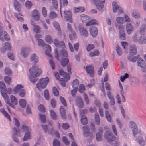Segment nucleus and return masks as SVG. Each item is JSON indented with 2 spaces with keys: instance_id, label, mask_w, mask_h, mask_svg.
Instances as JSON below:
<instances>
[{
  "instance_id": "8fccbe9b",
  "label": "nucleus",
  "mask_w": 146,
  "mask_h": 146,
  "mask_svg": "<svg viewBox=\"0 0 146 146\" xmlns=\"http://www.w3.org/2000/svg\"><path fill=\"white\" fill-rule=\"evenodd\" d=\"M57 15L56 13L53 11H51L50 13L49 17L51 19H54L56 17Z\"/></svg>"
},
{
  "instance_id": "a878e982",
  "label": "nucleus",
  "mask_w": 146,
  "mask_h": 146,
  "mask_svg": "<svg viewBox=\"0 0 146 146\" xmlns=\"http://www.w3.org/2000/svg\"><path fill=\"white\" fill-rule=\"evenodd\" d=\"M102 129L101 128L99 129V132L96 135V139L97 141H100L102 140Z\"/></svg>"
},
{
  "instance_id": "dca6fc26",
  "label": "nucleus",
  "mask_w": 146,
  "mask_h": 146,
  "mask_svg": "<svg viewBox=\"0 0 146 146\" xmlns=\"http://www.w3.org/2000/svg\"><path fill=\"white\" fill-rule=\"evenodd\" d=\"M64 13V17L67 20H68L70 22H72V14L71 12L69 11H65Z\"/></svg>"
},
{
  "instance_id": "1a4fd4ad",
  "label": "nucleus",
  "mask_w": 146,
  "mask_h": 146,
  "mask_svg": "<svg viewBox=\"0 0 146 146\" xmlns=\"http://www.w3.org/2000/svg\"><path fill=\"white\" fill-rule=\"evenodd\" d=\"M130 126L132 129L133 134L134 136H135L136 135L141 133V130L137 129V125L133 121H131L130 122Z\"/></svg>"
},
{
  "instance_id": "20e7f679",
  "label": "nucleus",
  "mask_w": 146,
  "mask_h": 146,
  "mask_svg": "<svg viewBox=\"0 0 146 146\" xmlns=\"http://www.w3.org/2000/svg\"><path fill=\"white\" fill-rule=\"evenodd\" d=\"M21 129L25 133L23 140L26 141L30 139L31 137V129L30 128L27 126L23 125L22 126Z\"/></svg>"
},
{
  "instance_id": "c03bdc74",
  "label": "nucleus",
  "mask_w": 146,
  "mask_h": 146,
  "mask_svg": "<svg viewBox=\"0 0 146 146\" xmlns=\"http://www.w3.org/2000/svg\"><path fill=\"white\" fill-rule=\"evenodd\" d=\"M81 121L83 125H86L87 123V119L84 115H82V116Z\"/></svg>"
},
{
  "instance_id": "9d476101",
  "label": "nucleus",
  "mask_w": 146,
  "mask_h": 146,
  "mask_svg": "<svg viewBox=\"0 0 146 146\" xmlns=\"http://www.w3.org/2000/svg\"><path fill=\"white\" fill-rule=\"evenodd\" d=\"M83 135L86 137H90V139H92L93 138L92 133L90 132L89 127L87 126H84L83 127Z\"/></svg>"
},
{
  "instance_id": "09e8293b",
  "label": "nucleus",
  "mask_w": 146,
  "mask_h": 146,
  "mask_svg": "<svg viewBox=\"0 0 146 146\" xmlns=\"http://www.w3.org/2000/svg\"><path fill=\"white\" fill-rule=\"evenodd\" d=\"M50 133L52 135H56L57 137H59V134L58 132L54 130L53 127L50 130Z\"/></svg>"
},
{
  "instance_id": "680f3d73",
  "label": "nucleus",
  "mask_w": 146,
  "mask_h": 146,
  "mask_svg": "<svg viewBox=\"0 0 146 146\" xmlns=\"http://www.w3.org/2000/svg\"><path fill=\"white\" fill-rule=\"evenodd\" d=\"M85 86L83 84H81L80 85L79 87V91L81 93H82L85 90Z\"/></svg>"
},
{
  "instance_id": "aec40b11",
  "label": "nucleus",
  "mask_w": 146,
  "mask_h": 146,
  "mask_svg": "<svg viewBox=\"0 0 146 146\" xmlns=\"http://www.w3.org/2000/svg\"><path fill=\"white\" fill-rule=\"evenodd\" d=\"M126 29L127 32L129 35L131 34L133 31V28L130 23H126Z\"/></svg>"
},
{
  "instance_id": "338daca9",
  "label": "nucleus",
  "mask_w": 146,
  "mask_h": 146,
  "mask_svg": "<svg viewBox=\"0 0 146 146\" xmlns=\"http://www.w3.org/2000/svg\"><path fill=\"white\" fill-rule=\"evenodd\" d=\"M4 79L5 82L8 84H9L11 82V78L9 77L5 76L4 77Z\"/></svg>"
},
{
  "instance_id": "bf43d9fd",
  "label": "nucleus",
  "mask_w": 146,
  "mask_h": 146,
  "mask_svg": "<svg viewBox=\"0 0 146 146\" xmlns=\"http://www.w3.org/2000/svg\"><path fill=\"white\" fill-rule=\"evenodd\" d=\"M52 3L53 6L56 9H58V4L57 0H52Z\"/></svg>"
},
{
  "instance_id": "c756f323",
  "label": "nucleus",
  "mask_w": 146,
  "mask_h": 146,
  "mask_svg": "<svg viewBox=\"0 0 146 146\" xmlns=\"http://www.w3.org/2000/svg\"><path fill=\"white\" fill-rule=\"evenodd\" d=\"M14 5L15 9L18 11L19 12L21 11V5L16 0H14Z\"/></svg>"
},
{
  "instance_id": "7c9ffc66",
  "label": "nucleus",
  "mask_w": 146,
  "mask_h": 146,
  "mask_svg": "<svg viewBox=\"0 0 146 146\" xmlns=\"http://www.w3.org/2000/svg\"><path fill=\"white\" fill-rule=\"evenodd\" d=\"M60 113L61 116L65 119L66 118V115L65 110L62 106H60Z\"/></svg>"
},
{
  "instance_id": "f3484780",
  "label": "nucleus",
  "mask_w": 146,
  "mask_h": 146,
  "mask_svg": "<svg viewBox=\"0 0 146 146\" xmlns=\"http://www.w3.org/2000/svg\"><path fill=\"white\" fill-rule=\"evenodd\" d=\"M90 32L92 36L93 37H95L98 34L97 29L96 27L92 26L90 28Z\"/></svg>"
},
{
  "instance_id": "b1692460",
  "label": "nucleus",
  "mask_w": 146,
  "mask_h": 146,
  "mask_svg": "<svg viewBox=\"0 0 146 146\" xmlns=\"http://www.w3.org/2000/svg\"><path fill=\"white\" fill-rule=\"evenodd\" d=\"M21 50V55L24 57H26L29 51V49L27 48H23Z\"/></svg>"
},
{
  "instance_id": "39448f33",
  "label": "nucleus",
  "mask_w": 146,
  "mask_h": 146,
  "mask_svg": "<svg viewBox=\"0 0 146 146\" xmlns=\"http://www.w3.org/2000/svg\"><path fill=\"white\" fill-rule=\"evenodd\" d=\"M60 75L64 78L63 81L60 80V84L61 86L63 87L65 86V82H67L70 79V76L66 72H64V71L62 69H60L59 71Z\"/></svg>"
},
{
  "instance_id": "bb28decb",
  "label": "nucleus",
  "mask_w": 146,
  "mask_h": 146,
  "mask_svg": "<svg viewBox=\"0 0 146 146\" xmlns=\"http://www.w3.org/2000/svg\"><path fill=\"white\" fill-rule=\"evenodd\" d=\"M137 52V48L135 46H131L130 48V54L135 55L136 54Z\"/></svg>"
},
{
  "instance_id": "473e14b6",
  "label": "nucleus",
  "mask_w": 146,
  "mask_h": 146,
  "mask_svg": "<svg viewBox=\"0 0 146 146\" xmlns=\"http://www.w3.org/2000/svg\"><path fill=\"white\" fill-rule=\"evenodd\" d=\"M69 60L68 58H62L60 61V63L61 65L63 67L65 66L67 64L69 63Z\"/></svg>"
},
{
  "instance_id": "4d7b16f0",
  "label": "nucleus",
  "mask_w": 146,
  "mask_h": 146,
  "mask_svg": "<svg viewBox=\"0 0 146 146\" xmlns=\"http://www.w3.org/2000/svg\"><path fill=\"white\" fill-rule=\"evenodd\" d=\"M54 27L57 30L60 31V28L58 23L56 22H54L53 23Z\"/></svg>"
},
{
  "instance_id": "a19ab883",
  "label": "nucleus",
  "mask_w": 146,
  "mask_h": 146,
  "mask_svg": "<svg viewBox=\"0 0 146 146\" xmlns=\"http://www.w3.org/2000/svg\"><path fill=\"white\" fill-rule=\"evenodd\" d=\"M0 111L4 114L5 117L7 118L9 121H11V118L9 115L5 110L4 109H1Z\"/></svg>"
},
{
  "instance_id": "5701e85b",
  "label": "nucleus",
  "mask_w": 146,
  "mask_h": 146,
  "mask_svg": "<svg viewBox=\"0 0 146 146\" xmlns=\"http://www.w3.org/2000/svg\"><path fill=\"white\" fill-rule=\"evenodd\" d=\"M20 131L19 130H17V129L15 128H14L13 129V133L15 132V135L13 134L12 136V137L14 141L16 142H19V140L15 136V135L19 136L20 135Z\"/></svg>"
},
{
  "instance_id": "79ce46f5",
  "label": "nucleus",
  "mask_w": 146,
  "mask_h": 146,
  "mask_svg": "<svg viewBox=\"0 0 146 146\" xmlns=\"http://www.w3.org/2000/svg\"><path fill=\"white\" fill-rule=\"evenodd\" d=\"M39 119L41 122L42 123H45L46 122V119L45 115L40 114L39 115Z\"/></svg>"
},
{
  "instance_id": "6ab92c4d",
  "label": "nucleus",
  "mask_w": 146,
  "mask_h": 146,
  "mask_svg": "<svg viewBox=\"0 0 146 146\" xmlns=\"http://www.w3.org/2000/svg\"><path fill=\"white\" fill-rule=\"evenodd\" d=\"M54 42V45L58 47L64 48L65 47L64 42L63 41L58 42L57 39H55Z\"/></svg>"
},
{
  "instance_id": "37998d69",
  "label": "nucleus",
  "mask_w": 146,
  "mask_h": 146,
  "mask_svg": "<svg viewBox=\"0 0 146 146\" xmlns=\"http://www.w3.org/2000/svg\"><path fill=\"white\" fill-rule=\"evenodd\" d=\"M4 48L7 51H10L11 49V46L10 44L8 42L5 43Z\"/></svg>"
},
{
  "instance_id": "774afa93",
  "label": "nucleus",
  "mask_w": 146,
  "mask_h": 146,
  "mask_svg": "<svg viewBox=\"0 0 146 146\" xmlns=\"http://www.w3.org/2000/svg\"><path fill=\"white\" fill-rule=\"evenodd\" d=\"M38 110L39 111L42 113L45 112V110L44 107L42 104H40L38 106Z\"/></svg>"
},
{
  "instance_id": "4be33fe9",
  "label": "nucleus",
  "mask_w": 146,
  "mask_h": 146,
  "mask_svg": "<svg viewBox=\"0 0 146 146\" xmlns=\"http://www.w3.org/2000/svg\"><path fill=\"white\" fill-rule=\"evenodd\" d=\"M137 64L139 66L142 68H144L145 67L146 64L145 62L141 58H138Z\"/></svg>"
},
{
  "instance_id": "e433bc0d",
  "label": "nucleus",
  "mask_w": 146,
  "mask_h": 146,
  "mask_svg": "<svg viewBox=\"0 0 146 146\" xmlns=\"http://www.w3.org/2000/svg\"><path fill=\"white\" fill-rule=\"evenodd\" d=\"M105 114L106 117L108 121L111 122L112 121L111 117L108 111L106 110L105 111Z\"/></svg>"
},
{
  "instance_id": "603ef678",
  "label": "nucleus",
  "mask_w": 146,
  "mask_h": 146,
  "mask_svg": "<svg viewBox=\"0 0 146 146\" xmlns=\"http://www.w3.org/2000/svg\"><path fill=\"white\" fill-rule=\"evenodd\" d=\"M5 73L8 76H11L12 74V71L8 67H6L4 70Z\"/></svg>"
},
{
  "instance_id": "4c0bfd02",
  "label": "nucleus",
  "mask_w": 146,
  "mask_h": 146,
  "mask_svg": "<svg viewBox=\"0 0 146 146\" xmlns=\"http://www.w3.org/2000/svg\"><path fill=\"white\" fill-rule=\"evenodd\" d=\"M79 81L77 79L74 80L72 83V85L73 88H77L79 84Z\"/></svg>"
},
{
  "instance_id": "7ed1b4c3",
  "label": "nucleus",
  "mask_w": 146,
  "mask_h": 146,
  "mask_svg": "<svg viewBox=\"0 0 146 146\" xmlns=\"http://www.w3.org/2000/svg\"><path fill=\"white\" fill-rule=\"evenodd\" d=\"M104 129L105 130H107V131H106L104 135V138L107 141L110 143L111 142L115 140L116 137L109 131L110 129L107 127H104Z\"/></svg>"
},
{
  "instance_id": "ddd939ff",
  "label": "nucleus",
  "mask_w": 146,
  "mask_h": 146,
  "mask_svg": "<svg viewBox=\"0 0 146 146\" xmlns=\"http://www.w3.org/2000/svg\"><path fill=\"white\" fill-rule=\"evenodd\" d=\"M112 6L113 12L115 13L118 11V12L119 13H123V11L122 8L116 4V2L115 1L113 2Z\"/></svg>"
},
{
  "instance_id": "a18cd8bd",
  "label": "nucleus",
  "mask_w": 146,
  "mask_h": 146,
  "mask_svg": "<svg viewBox=\"0 0 146 146\" xmlns=\"http://www.w3.org/2000/svg\"><path fill=\"white\" fill-rule=\"evenodd\" d=\"M95 120L97 125H98L100 124V121L99 116V114L97 113H96L95 115Z\"/></svg>"
},
{
  "instance_id": "423d86ee",
  "label": "nucleus",
  "mask_w": 146,
  "mask_h": 146,
  "mask_svg": "<svg viewBox=\"0 0 146 146\" xmlns=\"http://www.w3.org/2000/svg\"><path fill=\"white\" fill-rule=\"evenodd\" d=\"M23 86L20 84L17 85L13 89V91L15 94L19 93V95L21 97H24L25 94V90L22 89Z\"/></svg>"
},
{
  "instance_id": "72a5a7b5",
  "label": "nucleus",
  "mask_w": 146,
  "mask_h": 146,
  "mask_svg": "<svg viewBox=\"0 0 146 146\" xmlns=\"http://www.w3.org/2000/svg\"><path fill=\"white\" fill-rule=\"evenodd\" d=\"M139 32L141 35L145 34L146 30V25L144 24L141 25L140 28Z\"/></svg>"
},
{
  "instance_id": "13d9d810",
  "label": "nucleus",
  "mask_w": 146,
  "mask_h": 146,
  "mask_svg": "<svg viewBox=\"0 0 146 146\" xmlns=\"http://www.w3.org/2000/svg\"><path fill=\"white\" fill-rule=\"evenodd\" d=\"M53 94L56 96H58L59 95V91L56 87H54L52 89Z\"/></svg>"
},
{
  "instance_id": "4468645a",
  "label": "nucleus",
  "mask_w": 146,
  "mask_h": 146,
  "mask_svg": "<svg viewBox=\"0 0 146 146\" xmlns=\"http://www.w3.org/2000/svg\"><path fill=\"white\" fill-rule=\"evenodd\" d=\"M76 103L77 106L80 108H82L84 106L83 100L80 96H78L76 98Z\"/></svg>"
},
{
  "instance_id": "5fc2aeb1",
  "label": "nucleus",
  "mask_w": 146,
  "mask_h": 146,
  "mask_svg": "<svg viewBox=\"0 0 146 146\" xmlns=\"http://www.w3.org/2000/svg\"><path fill=\"white\" fill-rule=\"evenodd\" d=\"M138 57L135 56L133 57L132 56H130L128 57V59L132 62H134L136 61L138 59Z\"/></svg>"
},
{
  "instance_id": "412c9836",
  "label": "nucleus",
  "mask_w": 146,
  "mask_h": 146,
  "mask_svg": "<svg viewBox=\"0 0 146 146\" xmlns=\"http://www.w3.org/2000/svg\"><path fill=\"white\" fill-rule=\"evenodd\" d=\"M79 31L81 35L84 37H87L88 35V33L86 29L83 27H80L79 28Z\"/></svg>"
},
{
  "instance_id": "864d4df0",
  "label": "nucleus",
  "mask_w": 146,
  "mask_h": 146,
  "mask_svg": "<svg viewBox=\"0 0 146 146\" xmlns=\"http://www.w3.org/2000/svg\"><path fill=\"white\" fill-rule=\"evenodd\" d=\"M38 44L39 46L43 47L44 46L45 47V44H46L42 40L39 39H38Z\"/></svg>"
},
{
  "instance_id": "e2e57ef3",
  "label": "nucleus",
  "mask_w": 146,
  "mask_h": 146,
  "mask_svg": "<svg viewBox=\"0 0 146 146\" xmlns=\"http://www.w3.org/2000/svg\"><path fill=\"white\" fill-rule=\"evenodd\" d=\"M0 88L2 90L4 91H6L5 84L3 82H0Z\"/></svg>"
},
{
  "instance_id": "9b49d317",
  "label": "nucleus",
  "mask_w": 146,
  "mask_h": 146,
  "mask_svg": "<svg viewBox=\"0 0 146 146\" xmlns=\"http://www.w3.org/2000/svg\"><path fill=\"white\" fill-rule=\"evenodd\" d=\"M11 101H10L9 98L7 100L6 103L8 104L11 107L14 108L15 105L17 103V100L16 98L14 96L12 95L10 97Z\"/></svg>"
},
{
  "instance_id": "69168bd1",
  "label": "nucleus",
  "mask_w": 146,
  "mask_h": 146,
  "mask_svg": "<svg viewBox=\"0 0 146 146\" xmlns=\"http://www.w3.org/2000/svg\"><path fill=\"white\" fill-rule=\"evenodd\" d=\"M60 100L61 103L64 105L65 107L67 106V104L66 101L64 98L60 96Z\"/></svg>"
},
{
  "instance_id": "6e6552de",
  "label": "nucleus",
  "mask_w": 146,
  "mask_h": 146,
  "mask_svg": "<svg viewBox=\"0 0 146 146\" xmlns=\"http://www.w3.org/2000/svg\"><path fill=\"white\" fill-rule=\"evenodd\" d=\"M55 57L58 60H60L59 56H60L62 58H64V57H67L68 56V54L67 52L65 50H62L61 53L59 55L57 49L55 50Z\"/></svg>"
},
{
  "instance_id": "c9c22d12",
  "label": "nucleus",
  "mask_w": 146,
  "mask_h": 146,
  "mask_svg": "<svg viewBox=\"0 0 146 146\" xmlns=\"http://www.w3.org/2000/svg\"><path fill=\"white\" fill-rule=\"evenodd\" d=\"M45 40L47 43L50 44L53 42L52 38L50 35H47L45 36Z\"/></svg>"
},
{
  "instance_id": "f8f14e48",
  "label": "nucleus",
  "mask_w": 146,
  "mask_h": 146,
  "mask_svg": "<svg viewBox=\"0 0 146 146\" xmlns=\"http://www.w3.org/2000/svg\"><path fill=\"white\" fill-rule=\"evenodd\" d=\"M93 2L98 9L101 10L103 8L105 0H93Z\"/></svg>"
},
{
  "instance_id": "052dcab7",
  "label": "nucleus",
  "mask_w": 146,
  "mask_h": 146,
  "mask_svg": "<svg viewBox=\"0 0 146 146\" xmlns=\"http://www.w3.org/2000/svg\"><path fill=\"white\" fill-rule=\"evenodd\" d=\"M94 48V45L92 44H88L86 47V50L89 52Z\"/></svg>"
},
{
  "instance_id": "2f4dec72",
  "label": "nucleus",
  "mask_w": 146,
  "mask_h": 146,
  "mask_svg": "<svg viewBox=\"0 0 146 146\" xmlns=\"http://www.w3.org/2000/svg\"><path fill=\"white\" fill-rule=\"evenodd\" d=\"M85 8L83 7H79L75 8L74 12L76 13L79 12H83L85 11Z\"/></svg>"
},
{
  "instance_id": "c85d7f7f",
  "label": "nucleus",
  "mask_w": 146,
  "mask_h": 146,
  "mask_svg": "<svg viewBox=\"0 0 146 146\" xmlns=\"http://www.w3.org/2000/svg\"><path fill=\"white\" fill-rule=\"evenodd\" d=\"M30 59L31 60L33 61L35 63H37L39 61L38 56L35 53L32 54L31 55Z\"/></svg>"
},
{
  "instance_id": "ea45409f",
  "label": "nucleus",
  "mask_w": 146,
  "mask_h": 146,
  "mask_svg": "<svg viewBox=\"0 0 146 146\" xmlns=\"http://www.w3.org/2000/svg\"><path fill=\"white\" fill-rule=\"evenodd\" d=\"M99 54L98 50H95L94 52H91L89 53V56L90 57H93L95 56H98Z\"/></svg>"
},
{
  "instance_id": "2eb2a0df",
  "label": "nucleus",
  "mask_w": 146,
  "mask_h": 146,
  "mask_svg": "<svg viewBox=\"0 0 146 146\" xmlns=\"http://www.w3.org/2000/svg\"><path fill=\"white\" fill-rule=\"evenodd\" d=\"M31 15L35 21H37L40 19V14L38 11L36 9L34 10L32 12Z\"/></svg>"
},
{
  "instance_id": "f257e3e1",
  "label": "nucleus",
  "mask_w": 146,
  "mask_h": 146,
  "mask_svg": "<svg viewBox=\"0 0 146 146\" xmlns=\"http://www.w3.org/2000/svg\"><path fill=\"white\" fill-rule=\"evenodd\" d=\"M29 72L30 74L29 78L30 81L34 83L38 80L37 77L41 74L42 71L38 66L33 65L29 69Z\"/></svg>"
},
{
  "instance_id": "393cba45",
  "label": "nucleus",
  "mask_w": 146,
  "mask_h": 146,
  "mask_svg": "<svg viewBox=\"0 0 146 146\" xmlns=\"http://www.w3.org/2000/svg\"><path fill=\"white\" fill-rule=\"evenodd\" d=\"M31 25L34 27V31L36 33H40L41 31V28L38 25H36L33 22L31 23Z\"/></svg>"
},
{
  "instance_id": "49530a36",
  "label": "nucleus",
  "mask_w": 146,
  "mask_h": 146,
  "mask_svg": "<svg viewBox=\"0 0 146 146\" xmlns=\"http://www.w3.org/2000/svg\"><path fill=\"white\" fill-rule=\"evenodd\" d=\"M50 112L52 119L54 120H56L57 119V116L56 113L53 110H51Z\"/></svg>"
},
{
  "instance_id": "cd10ccee",
  "label": "nucleus",
  "mask_w": 146,
  "mask_h": 146,
  "mask_svg": "<svg viewBox=\"0 0 146 146\" xmlns=\"http://www.w3.org/2000/svg\"><path fill=\"white\" fill-rule=\"evenodd\" d=\"M45 47L47 48V49L45 51V53L48 56L52 58V55L50 53L51 51V48L50 46L48 44H45Z\"/></svg>"
},
{
  "instance_id": "0e129e2a",
  "label": "nucleus",
  "mask_w": 146,
  "mask_h": 146,
  "mask_svg": "<svg viewBox=\"0 0 146 146\" xmlns=\"http://www.w3.org/2000/svg\"><path fill=\"white\" fill-rule=\"evenodd\" d=\"M44 96L45 99L48 100L49 99V96L48 91V90H45L44 91Z\"/></svg>"
},
{
  "instance_id": "f03ea898",
  "label": "nucleus",
  "mask_w": 146,
  "mask_h": 146,
  "mask_svg": "<svg viewBox=\"0 0 146 146\" xmlns=\"http://www.w3.org/2000/svg\"><path fill=\"white\" fill-rule=\"evenodd\" d=\"M49 81V79L48 77L41 79L36 84L37 88L40 90L44 88Z\"/></svg>"
},
{
  "instance_id": "6e6d98bb",
  "label": "nucleus",
  "mask_w": 146,
  "mask_h": 146,
  "mask_svg": "<svg viewBox=\"0 0 146 146\" xmlns=\"http://www.w3.org/2000/svg\"><path fill=\"white\" fill-rule=\"evenodd\" d=\"M47 11L46 8L45 7H43L42 8V12L43 15L44 17H46L47 16Z\"/></svg>"
},
{
  "instance_id": "f704fd0d",
  "label": "nucleus",
  "mask_w": 146,
  "mask_h": 146,
  "mask_svg": "<svg viewBox=\"0 0 146 146\" xmlns=\"http://www.w3.org/2000/svg\"><path fill=\"white\" fill-rule=\"evenodd\" d=\"M119 38L121 40H125L126 39V35L124 31L121 30L119 31Z\"/></svg>"
},
{
  "instance_id": "de8ad7c7",
  "label": "nucleus",
  "mask_w": 146,
  "mask_h": 146,
  "mask_svg": "<svg viewBox=\"0 0 146 146\" xmlns=\"http://www.w3.org/2000/svg\"><path fill=\"white\" fill-rule=\"evenodd\" d=\"M19 103L20 106L22 108L25 107L26 105V102L24 99H21L19 101Z\"/></svg>"
},
{
  "instance_id": "58836bf2",
  "label": "nucleus",
  "mask_w": 146,
  "mask_h": 146,
  "mask_svg": "<svg viewBox=\"0 0 146 146\" xmlns=\"http://www.w3.org/2000/svg\"><path fill=\"white\" fill-rule=\"evenodd\" d=\"M80 17V19L83 22H86L88 20V17L85 15H82Z\"/></svg>"
},
{
  "instance_id": "0eeeda50",
  "label": "nucleus",
  "mask_w": 146,
  "mask_h": 146,
  "mask_svg": "<svg viewBox=\"0 0 146 146\" xmlns=\"http://www.w3.org/2000/svg\"><path fill=\"white\" fill-rule=\"evenodd\" d=\"M133 40L135 42H138L139 43L143 44L146 43V37H138L137 33L135 34L133 37Z\"/></svg>"
},
{
  "instance_id": "a211bd4d",
  "label": "nucleus",
  "mask_w": 146,
  "mask_h": 146,
  "mask_svg": "<svg viewBox=\"0 0 146 146\" xmlns=\"http://www.w3.org/2000/svg\"><path fill=\"white\" fill-rule=\"evenodd\" d=\"M86 70L88 74H89L91 77L93 76V72L94 71V68L90 65H87L86 67Z\"/></svg>"
},
{
  "instance_id": "3c124183",
  "label": "nucleus",
  "mask_w": 146,
  "mask_h": 146,
  "mask_svg": "<svg viewBox=\"0 0 146 146\" xmlns=\"http://www.w3.org/2000/svg\"><path fill=\"white\" fill-rule=\"evenodd\" d=\"M132 16L135 18L138 19L140 17V13L138 11H134L132 14Z\"/></svg>"
}]
</instances>
